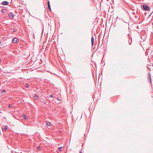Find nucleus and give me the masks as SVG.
Here are the masks:
<instances>
[{
	"mask_svg": "<svg viewBox=\"0 0 153 153\" xmlns=\"http://www.w3.org/2000/svg\"><path fill=\"white\" fill-rule=\"evenodd\" d=\"M143 9L146 11H148L149 10V7L146 5H143Z\"/></svg>",
	"mask_w": 153,
	"mask_h": 153,
	"instance_id": "f257e3e1",
	"label": "nucleus"
},
{
	"mask_svg": "<svg viewBox=\"0 0 153 153\" xmlns=\"http://www.w3.org/2000/svg\"><path fill=\"white\" fill-rule=\"evenodd\" d=\"M8 16L10 18H13L14 16V15L12 13H9L8 15Z\"/></svg>",
	"mask_w": 153,
	"mask_h": 153,
	"instance_id": "f03ea898",
	"label": "nucleus"
},
{
	"mask_svg": "<svg viewBox=\"0 0 153 153\" xmlns=\"http://www.w3.org/2000/svg\"><path fill=\"white\" fill-rule=\"evenodd\" d=\"M13 42L14 43H17L19 42V40L16 38H15L13 40Z\"/></svg>",
	"mask_w": 153,
	"mask_h": 153,
	"instance_id": "7ed1b4c3",
	"label": "nucleus"
},
{
	"mask_svg": "<svg viewBox=\"0 0 153 153\" xmlns=\"http://www.w3.org/2000/svg\"><path fill=\"white\" fill-rule=\"evenodd\" d=\"M9 4V2L7 1H4L2 2V4L3 5H7Z\"/></svg>",
	"mask_w": 153,
	"mask_h": 153,
	"instance_id": "20e7f679",
	"label": "nucleus"
},
{
	"mask_svg": "<svg viewBox=\"0 0 153 153\" xmlns=\"http://www.w3.org/2000/svg\"><path fill=\"white\" fill-rule=\"evenodd\" d=\"M94 38L93 36H92L91 38V45L92 46H93L94 45Z\"/></svg>",
	"mask_w": 153,
	"mask_h": 153,
	"instance_id": "39448f33",
	"label": "nucleus"
},
{
	"mask_svg": "<svg viewBox=\"0 0 153 153\" xmlns=\"http://www.w3.org/2000/svg\"><path fill=\"white\" fill-rule=\"evenodd\" d=\"M23 117L25 119H27V116L25 114H23Z\"/></svg>",
	"mask_w": 153,
	"mask_h": 153,
	"instance_id": "423d86ee",
	"label": "nucleus"
},
{
	"mask_svg": "<svg viewBox=\"0 0 153 153\" xmlns=\"http://www.w3.org/2000/svg\"><path fill=\"white\" fill-rule=\"evenodd\" d=\"M6 11V10L5 9H2L1 10V12L3 13H5Z\"/></svg>",
	"mask_w": 153,
	"mask_h": 153,
	"instance_id": "0eeeda50",
	"label": "nucleus"
},
{
	"mask_svg": "<svg viewBox=\"0 0 153 153\" xmlns=\"http://www.w3.org/2000/svg\"><path fill=\"white\" fill-rule=\"evenodd\" d=\"M62 147H58V150L59 152H61L62 151Z\"/></svg>",
	"mask_w": 153,
	"mask_h": 153,
	"instance_id": "6e6552de",
	"label": "nucleus"
},
{
	"mask_svg": "<svg viewBox=\"0 0 153 153\" xmlns=\"http://www.w3.org/2000/svg\"><path fill=\"white\" fill-rule=\"evenodd\" d=\"M46 125L48 126H51V123L50 122H48L46 123Z\"/></svg>",
	"mask_w": 153,
	"mask_h": 153,
	"instance_id": "1a4fd4ad",
	"label": "nucleus"
},
{
	"mask_svg": "<svg viewBox=\"0 0 153 153\" xmlns=\"http://www.w3.org/2000/svg\"><path fill=\"white\" fill-rule=\"evenodd\" d=\"M34 97L36 99V100H37L38 99V96L37 95H36V94H35V96H34Z\"/></svg>",
	"mask_w": 153,
	"mask_h": 153,
	"instance_id": "9d476101",
	"label": "nucleus"
},
{
	"mask_svg": "<svg viewBox=\"0 0 153 153\" xmlns=\"http://www.w3.org/2000/svg\"><path fill=\"white\" fill-rule=\"evenodd\" d=\"M48 8L50 10V11L51 10V7L50 5H48Z\"/></svg>",
	"mask_w": 153,
	"mask_h": 153,
	"instance_id": "9b49d317",
	"label": "nucleus"
},
{
	"mask_svg": "<svg viewBox=\"0 0 153 153\" xmlns=\"http://www.w3.org/2000/svg\"><path fill=\"white\" fill-rule=\"evenodd\" d=\"M8 128V127L7 126H5L4 127V129L5 130H6Z\"/></svg>",
	"mask_w": 153,
	"mask_h": 153,
	"instance_id": "f8f14e48",
	"label": "nucleus"
},
{
	"mask_svg": "<svg viewBox=\"0 0 153 153\" xmlns=\"http://www.w3.org/2000/svg\"><path fill=\"white\" fill-rule=\"evenodd\" d=\"M6 92L5 90H3L1 91V93H4V92Z\"/></svg>",
	"mask_w": 153,
	"mask_h": 153,
	"instance_id": "ddd939ff",
	"label": "nucleus"
},
{
	"mask_svg": "<svg viewBox=\"0 0 153 153\" xmlns=\"http://www.w3.org/2000/svg\"><path fill=\"white\" fill-rule=\"evenodd\" d=\"M42 102L45 104H46L47 102H46L45 101V100H43L42 101Z\"/></svg>",
	"mask_w": 153,
	"mask_h": 153,
	"instance_id": "4468645a",
	"label": "nucleus"
},
{
	"mask_svg": "<svg viewBox=\"0 0 153 153\" xmlns=\"http://www.w3.org/2000/svg\"><path fill=\"white\" fill-rule=\"evenodd\" d=\"M128 42L129 44H131V41L128 40Z\"/></svg>",
	"mask_w": 153,
	"mask_h": 153,
	"instance_id": "2eb2a0df",
	"label": "nucleus"
},
{
	"mask_svg": "<svg viewBox=\"0 0 153 153\" xmlns=\"http://www.w3.org/2000/svg\"><path fill=\"white\" fill-rule=\"evenodd\" d=\"M53 95H52V94H50V95H49V97H50L51 98V97H53Z\"/></svg>",
	"mask_w": 153,
	"mask_h": 153,
	"instance_id": "dca6fc26",
	"label": "nucleus"
},
{
	"mask_svg": "<svg viewBox=\"0 0 153 153\" xmlns=\"http://www.w3.org/2000/svg\"><path fill=\"white\" fill-rule=\"evenodd\" d=\"M12 106V105L11 104L9 105L8 107L9 108H11Z\"/></svg>",
	"mask_w": 153,
	"mask_h": 153,
	"instance_id": "f3484780",
	"label": "nucleus"
},
{
	"mask_svg": "<svg viewBox=\"0 0 153 153\" xmlns=\"http://www.w3.org/2000/svg\"><path fill=\"white\" fill-rule=\"evenodd\" d=\"M48 5H50V2L49 1H48Z\"/></svg>",
	"mask_w": 153,
	"mask_h": 153,
	"instance_id": "a211bd4d",
	"label": "nucleus"
},
{
	"mask_svg": "<svg viewBox=\"0 0 153 153\" xmlns=\"http://www.w3.org/2000/svg\"><path fill=\"white\" fill-rule=\"evenodd\" d=\"M13 30L14 32H16V29H14Z\"/></svg>",
	"mask_w": 153,
	"mask_h": 153,
	"instance_id": "6ab92c4d",
	"label": "nucleus"
},
{
	"mask_svg": "<svg viewBox=\"0 0 153 153\" xmlns=\"http://www.w3.org/2000/svg\"><path fill=\"white\" fill-rule=\"evenodd\" d=\"M132 13L133 15H134L135 14V12H133Z\"/></svg>",
	"mask_w": 153,
	"mask_h": 153,
	"instance_id": "aec40b11",
	"label": "nucleus"
},
{
	"mask_svg": "<svg viewBox=\"0 0 153 153\" xmlns=\"http://www.w3.org/2000/svg\"><path fill=\"white\" fill-rule=\"evenodd\" d=\"M149 76L150 77V79H151V75H150V74H149Z\"/></svg>",
	"mask_w": 153,
	"mask_h": 153,
	"instance_id": "412c9836",
	"label": "nucleus"
},
{
	"mask_svg": "<svg viewBox=\"0 0 153 153\" xmlns=\"http://www.w3.org/2000/svg\"><path fill=\"white\" fill-rule=\"evenodd\" d=\"M38 149H40L41 148H40V147L39 146L38 147Z\"/></svg>",
	"mask_w": 153,
	"mask_h": 153,
	"instance_id": "4be33fe9",
	"label": "nucleus"
},
{
	"mask_svg": "<svg viewBox=\"0 0 153 153\" xmlns=\"http://www.w3.org/2000/svg\"><path fill=\"white\" fill-rule=\"evenodd\" d=\"M135 17L136 18H137V16H135Z\"/></svg>",
	"mask_w": 153,
	"mask_h": 153,
	"instance_id": "5701e85b",
	"label": "nucleus"
},
{
	"mask_svg": "<svg viewBox=\"0 0 153 153\" xmlns=\"http://www.w3.org/2000/svg\"><path fill=\"white\" fill-rule=\"evenodd\" d=\"M29 87V86L27 84V87L28 88Z\"/></svg>",
	"mask_w": 153,
	"mask_h": 153,
	"instance_id": "b1692460",
	"label": "nucleus"
},
{
	"mask_svg": "<svg viewBox=\"0 0 153 153\" xmlns=\"http://www.w3.org/2000/svg\"><path fill=\"white\" fill-rule=\"evenodd\" d=\"M2 43V42L1 41H0V44H1Z\"/></svg>",
	"mask_w": 153,
	"mask_h": 153,
	"instance_id": "393cba45",
	"label": "nucleus"
},
{
	"mask_svg": "<svg viewBox=\"0 0 153 153\" xmlns=\"http://www.w3.org/2000/svg\"><path fill=\"white\" fill-rule=\"evenodd\" d=\"M80 153H82V152L81 151L80 152Z\"/></svg>",
	"mask_w": 153,
	"mask_h": 153,
	"instance_id": "a878e982",
	"label": "nucleus"
}]
</instances>
